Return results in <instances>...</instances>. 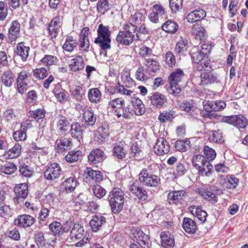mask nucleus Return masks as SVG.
Here are the masks:
<instances>
[{
    "instance_id": "nucleus-1",
    "label": "nucleus",
    "mask_w": 248,
    "mask_h": 248,
    "mask_svg": "<svg viewBox=\"0 0 248 248\" xmlns=\"http://www.w3.org/2000/svg\"><path fill=\"white\" fill-rule=\"evenodd\" d=\"M124 31H120L117 35L116 41L123 45L129 46L134 40H139L140 38L139 35L136 34L135 36L134 33L137 29L135 25L131 23L126 24L124 26Z\"/></svg>"
},
{
    "instance_id": "nucleus-2",
    "label": "nucleus",
    "mask_w": 248,
    "mask_h": 248,
    "mask_svg": "<svg viewBox=\"0 0 248 248\" xmlns=\"http://www.w3.org/2000/svg\"><path fill=\"white\" fill-rule=\"evenodd\" d=\"M97 32V37L94 40V43L98 45L103 50L110 49L111 48V31L108 27L100 24L99 25Z\"/></svg>"
},
{
    "instance_id": "nucleus-3",
    "label": "nucleus",
    "mask_w": 248,
    "mask_h": 248,
    "mask_svg": "<svg viewBox=\"0 0 248 248\" xmlns=\"http://www.w3.org/2000/svg\"><path fill=\"white\" fill-rule=\"evenodd\" d=\"M124 194L119 188H113L108 195V201L112 211L118 213L123 208L124 201Z\"/></svg>"
},
{
    "instance_id": "nucleus-4",
    "label": "nucleus",
    "mask_w": 248,
    "mask_h": 248,
    "mask_svg": "<svg viewBox=\"0 0 248 248\" xmlns=\"http://www.w3.org/2000/svg\"><path fill=\"white\" fill-rule=\"evenodd\" d=\"M184 76L183 71L181 69H177L173 72L169 77V80L170 86V93L174 96H178L181 93L182 89L179 83Z\"/></svg>"
},
{
    "instance_id": "nucleus-5",
    "label": "nucleus",
    "mask_w": 248,
    "mask_h": 248,
    "mask_svg": "<svg viewBox=\"0 0 248 248\" xmlns=\"http://www.w3.org/2000/svg\"><path fill=\"white\" fill-rule=\"evenodd\" d=\"M140 182L143 185L150 187H155L160 183L159 177L150 173L147 170L142 169L139 173Z\"/></svg>"
},
{
    "instance_id": "nucleus-6",
    "label": "nucleus",
    "mask_w": 248,
    "mask_h": 248,
    "mask_svg": "<svg viewBox=\"0 0 248 248\" xmlns=\"http://www.w3.org/2000/svg\"><path fill=\"white\" fill-rule=\"evenodd\" d=\"M53 201V194H49L44 199L41 205V209L39 213V221H44L48 217Z\"/></svg>"
},
{
    "instance_id": "nucleus-7",
    "label": "nucleus",
    "mask_w": 248,
    "mask_h": 248,
    "mask_svg": "<svg viewBox=\"0 0 248 248\" xmlns=\"http://www.w3.org/2000/svg\"><path fill=\"white\" fill-rule=\"evenodd\" d=\"M222 122L239 128H245L248 123L246 118L241 115L224 116L222 118Z\"/></svg>"
},
{
    "instance_id": "nucleus-8",
    "label": "nucleus",
    "mask_w": 248,
    "mask_h": 248,
    "mask_svg": "<svg viewBox=\"0 0 248 248\" xmlns=\"http://www.w3.org/2000/svg\"><path fill=\"white\" fill-rule=\"evenodd\" d=\"M205 56L204 51L199 50L196 47L192 48L191 58L193 62L197 64V69L199 71H202L208 67V63L202 62Z\"/></svg>"
},
{
    "instance_id": "nucleus-9",
    "label": "nucleus",
    "mask_w": 248,
    "mask_h": 248,
    "mask_svg": "<svg viewBox=\"0 0 248 248\" xmlns=\"http://www.w3.org/2000/svg\"><path fill=\"white\" fill-rule=\"evenodd\" d=\"M132 234L134 241L142 248H150L151 242L148 236L140 230H133Z\"/></svg>"
},
{
    "instance_id": "nucleus-10",
    "label": "nucleus",
    "mask_w": 248,
    "mask_h": 248,
    "mask_svg": "<svg viewBox=\"0 0 248 248\" xmlns=\"http://www.w3.org/2000/svg\"><path fill=\"white\" fill-rule=\"evenodd\" d=\"M62 172L60 165L53 163L50 164L45 170L44 176L47 180L54 181L60 177Z\"/></svg>"
},
{
    "instance_id": "nucleus-11",
    "label": "nucleus",
    "mask_w": 248,
    "mask_h": 248,
    "mask_svg": "<svg viewBox=\"0 0 248 248\" xmlns=\"http://www.w3.org/2000/svg\"><path fill=\"white\" fill-rule=\"evenodd\" d=\"M28 186L25 183L19 184L14 188L16 194L14 198L15 203H19L25 199L28 194Z\"/></svg>"
},
{
    "instance_id": "nucleus-12",
    "label": "nucleus",
    "mask_w": 248,
    "mask_h": 248,
    "mask_svg": "<svg viewBox=\"0 0 248 248\" xmlns=\"http://www.w3.org/2000/svg\"><path fill=\"white\" fill-rule=\"evenodd\" d=\"M170 146L169 142L164 138H159L154 147V152L158 155H162L169 152Z\"/></svg>"
},
{
    "instance_id": "nucleus-13",
    "label": "nucleus",
    "mask_w": 248,
    "mask_h": 248,
    "mask_svg": "<svg viewBox=\"0 0 248 248\" xmlns=\"http://www.w3.org/2000/svg\"><path fill=\"white\" fill-rule=\"evenodd\" d=\"M151 104L157 108L165 107L167 99L165 95L159 92H155L150 97Z\"/></svg>"
},
{
    "instance_id": "nucleus-14",
    "label": "nucleus",
    "mask_w": 248,
    "mask_h": 248,
    "mask_svg": "<svg viewBox=\"0 0 248 248\" xmlns=\"http://www.w3.org/2000/svg\"><path fill=\"white\" fill-rule=\"evenodd\" d=\"M130 192L139 199L141 201H145L148 198V193L144 188L140 186L138 183L130 184L129 186Z\"/></svg>"
},
{
    "instance_id": "nucleus-15",
    "label": "nucleus",
    "mask_w": 248,
    "mask_h": 248,
    "mask_svg": "<svg viewBox=\"0 0 248 248\" xmlns=\"http://www.w3.org/2000/svg\"><path fill=\"white\" fill-rule=\"evenodd\" d=\"M35 221L33 217L28 215H22L19 216L15 219V224L17 227L26 228L31 226Z\"/></svg>"
},
{
    "instance_id": "nucleus-16",
    "label": "nucleus",
    "mask_w": 248,
    "mask_h": 248,
    "mask_svg": "<svg viewBox=\"0 0 248 248\" xmlns=\"http://www.w3.org/2000/svg\"><path fill=\"white\" fill-rule=\"evenodd\" d=\"M62 26V19L60 16L54 17L48 25V31L52 38H56L60 32Z\"/></svg>"
},
{
    "instance_id": "nucleus-17",
    "label": "nucleus",
    "mask_w": 248,
    "mask_h": 248,
    "mask_svg": "<svg viewBox=\"0 0 248 248\" xmlns=\"http://www.w3.org/2000/svg\"><path fill=\"white\" fill-rule=\"evenodd\" d=\"M165 15V10L160 4H155L153 6L152 12L149 15L150 20L156 23L159 21V17Z\"/></svg>"
},
{
    "instance_id": "nucleus-18",
    "label": "nucleus",
    "mask_w": 248,
    "mask_h": 248,
    "mask_svg": "<svg viewBox=\"0 0 248 248\" xmlns=\"http://www.w3.org/2000/svg\"><path fill=\"white\" fill-rule=\"evenodd\" d=\"M69 66L70 70L74 72L83 69L85 66V62L82 56L78 55L75 58L70 60Z\"/></svg>"
},
{
    "instance_id": "nucleus-19",
    "label": "nucleus",
    "mask_w": 248,
    "mask_h": 248,
    "mask_svg": "<svg viewBox=\"0 0 248 248\" xmlns=\"http://www.w3.org/2000/svg\"><path fill=\"white\" fill-rule=\"evenodd\" d=\"M106 223V218L101 214L93 216L90 221V225L93 232H97Z\"/></svg>"
},
{
    "instance_id": "nucleus-20",
    "label": "nucleus",
    "mask_w": 248,
    "mask_h": 248,
    "mask_svg": "<svg viewBox=\"0 0 248 248\" xmlns=\"http://www.w3.org/2000/svg\"><path fill=\"white\" fill-rule=\"evenodd\" d=\"M206 16L203 9H197L190 12L186 16V20L189 23H194L204 18Z\"/></svg>"
},
{
    "instance_id": "nucleus-21",
    "label": "nucleus",
    "mask_w": 248,
    "mask_h": 248,
    "mask_svg": "<svg viewBox=\"0 0 248 248\" xmlns=\"http://www.w3.org/2000/svg\"><path fill=\"white\" fill-rule=\"evenodd\" d=\"M71 136L77 139L79 142L83 139V130L80 124L78 122H74L71 125L70 130Z\"/></svg>"
},
{
    "instance_id": "nucleus-22",
    "label": "nucleus",
    "mask_w": 248,
    "mask_h": 248,
    "mask_svg": "<svg viewBox=\"0 0 248 248\" xmlns=\"http://www.w3.org/2000/svg\"><path fill=\"white\" fill-rule=\"evenodd\" d=\"M83 227L79 224H75L71 231L70 238L73 241H76L84 237ZM86 234L85 236L86 235Z\"/></svg>"
},
{
    "instance_id": "nucleus-23",
    "label": "nucleus",
    "mask_w": 248,
    "mask_h": 248,
    "mask_svg": "<svg viewBox=\"0 0 248 248\" xmlns=\"http://www.w3.org/2000/svg\"><path fill=\"white\" fill-rule=\"evenodd\" d=\"M160 238L161 245L164 248H173L174 246L173 236L169 232H162Z\"/></svg>"
},
{
    "instance_id": "nucleus-24",
    "label": "nucleus",
    "mask_w": 248,
    "mask_h": 248,
    "mask_svg": "<svg viewBox=\"0 0 248 248\" xmlns=\"http://www.w3.org/2000/svg\"><path fill=\"white\" fill-rule=\"evenodd\" d=\"M104 152L99 149L92 151L88 155V160L91 164H95L102 162L104 159Z\"/></svg>"
},
{
    "instance_id": "nucleus-25",
    "label": "nucleus",
    "mask_w": 248,
    "mask_h": 248,
    "mask_svg": "<svg viewBox=\"0 0 248 248\" xmlns=\"http://www.w3.org/2000/svg\"><path fill=\"white\" fill-rule=\"evenodd\" d=\"M186 195L184 190L174 191L170 192L168 195V199L170 203L176 204L183 200Z\"/></svg>"
},
{
    "instance_id": "nucleus-26",
    "label": "nucleus",
    "mask_w": 248,
    "mask_h": 248,
    "mask_svg": "<svg viewBox=\"0 0 248 248\" xmlns=\"http://www.w3.org/2000/svg\"><path fill=\"white\" fill-rule=\"evenodd\" d=\"M109 126L105 124H102L96 130L95 137L98 142H103L106 137L109 135Z\"/></svg>"
},
{
    "instance_id": "nucleus-27",
    "label": "nucleus",
    "mask_w": 248,
    "mask_h": 248,
    "mask_svg": "<svg viewBox=\"0 0 248 248\" xmlns=\"http://www.w3.org/2000/svg\"><path fill=\"white\" fill-rule=\"evenodd\" d=\"M217 78L211 72H203L201 75V84L206 85L214 82H217Z\"/></svg>"
},
{
    "instance_id": "nucleus-28",
    "label": "nucleus",
    "mask_w": 248,
    "mask_h": 248,
    "mask_svg": "<svg viewBox=\"0 0 248 248\" xmlns=\"http://www.w3.org/2000/svg\"><path fill=\"white\" fill-rule=\"evenodd\" d=\"M239 179L234 176L228 175L225 179L222 180L221 185L227 189H234L238 185Z\"/></svg>"
},
{
    "instance_id": "nucleus-29",
    "label": "nucleus",
    "mask_w": 248,
    "mask_h": 248,
    "mask_svg": "<svg viewBox=\"0 0 248 248\" xmlns=\"http://www.w3.org/2000/svg\"><path fill=\"white\" fill-rule=\"evenodd\" d=\"M20 26L17 20L13 21L9 29V38L12 41L16 40L19 36Z\"/></svg>"
},
{
    "instance_id": "nucleus-30",
    "label": "nucleus",
    "mask_w": 248,
    "mask_h": 248,
    "mask_svg": "<svg viewBox=\"0 0 248 248\" xmlns=\"http://www.w3.org/2000/svg\"><path fill=\"white\" fill-rule=\"evenodd\" d=\"M188 210L202 222L204 223L205 222L207 214L205 211L202 210L199 207L195 206L189 207Z\"/></svg>"
},
{
    "instance_id": "nucleus-31",
    "label": "nucleus",
    "mask_w": 248,
    "mask_h": 248,
    "mask_svg": "<svg viewBox=\"0 0 248 248\" xmlns=\"http://www.w3.org/2000/svg\"><path fill=\"white\" fill-rule=\"evenodd\" d=\"M15 76L10 70H8L2 74L0 81L2 84L7 87H10L13 85Z\"/></svg>"
},
{
    "instance_id": "nucleus-32",
    "label": "nucleus",
    "mask_w": 248,
    "mask_h": 248,
    "mask_svg": "<svg viewBox=\"0 0 248 248\" xmlns=\"http://www.w3.org/2000/svg\"><path fill=\"white\" fill-rule=\"evenodd\" d=\"M77 186V181L73 177H70L66 179L62 185L63 192L70 193L73 191Z\"/></svg>"
},
{
    "instance_id": "nucleus-33",
    "label": "nucleus",
    "mask_w": 248,
    "mask_h": 248,
    "mask_svg": "<svg viewBox=\"0 0 248 248\" xmlns=\"http://www.w3.org/2000/svg\"><path fill=\"white\" fill-rule=\"evenodd\" d=\"M87 243L91 245L90 248H104L100 245L95 243L94 242V238L92 237L89 234L86 235L82 239L77 242L75 246L76 247H82Z\"/></svg>"
},
{
    "instance_id": "nucleus-34",
    "label": "nucleus",
    "mask_w": 248,
    "mask_h": 248,
    "mask_svg": "<svg viewBox=\"0 0 248 248\" xmlns=\"http://www.w3.org/2000/svg\"><path fill=\"white\" fill-rule=\"evenodd\" d=\"M30 49L29 46H25L23 42H20L17 45L16 54L25 62L28 58Z\"/></svg>"
},
{
    "instance_id": "nucleus-35",
    "label": "nucleus",
    "mask_w": 248,
    "mask_h": 248,
    "mask_svg": "<svg viewBox=\"0 0 248 248\" xmlns=\"http://www.w3.org/2000/svg\"><path fill=\"white\" fill-rule=\"evenodd\" d=\"M121 79L123 85L126 87L129 88L134 85V80L130 77V70L127 68L121 72Z\"/></svg>"
},
{
    "instance_id": "nucleus-36",
    "label": "nucleus",
    "mask_w": 248,
    "mask_h": 248,
    "mask_svg": "<svg viewBox=\"0 0 248 248\" xmlns=\"http://www.w3.org/2000/svg\"><path fill=\"white\" fill-rule=\"evenodd\" d=\"M85 173L90 179L95 182H98L103 179L102 172L99 170H94L91 168H87L85 170Z\"/></svg>"
},
{
    "instance_id": "nucleus-37",
    "label": "nucleus",
    "mask_w": 248,
    "mask_h": 248,
    "mask_svg": "<svg viewBox=\"0 0 248 248\" xmlns=\"http://www.w3.org/2000/svg\"><path fill=\"white\" fill-rule=\"evenodd\" d=\"M77 41L72 36H67L62 46L63 49L69 52H72L77 46Z\"/></svg>"
},
{
    "instance_id": "nucleus-38",
    "label": "nucleus",
    "mask_w": 248,
    "mask_h": 248,
    "mask_svg": "<svg viewBox=\"0 0 248 248\" xmlns=\"http://www.w3.org/2000/svg\"><path fill=\"white\" fill-rule=\"evenodd\" d=\"M183 227L184 230L189 233H194L196 230V223L189 218H184Z\"/></svg>"
},
{
    "instance_id": "nucleus-39",
    "label": "nucleus",
    "mask_w": 248,
    "mask_h": 248,
    "mask_svg": "<svg viewBox=\"0 0 248 248\" xmlns=\"http://www.w3.org/2000/svg\"><path fill=\"white\" fill-rule=\"evenodd\" d=\"M88 98L92 103H98L101 99V93L97 88H92L88 91Z\"/></svg>"
},
{
    "instance_id": "nucleus-40",
    "label": "nucleus",
    "mask_w": 248,
    "mask_h": 248,
    "mask_svg": "<svg viewBox=\"0 0 248 248\" xmlns=\"http://www.w3.org/2000/svg\"><path fill=\"white\" fill-rule=\"evenodd\" d=\"M83 119L87 125L93 126L96 122V118L93 112L90 110H86L83 113Z\"/></svg>"
},
{
    "instance_id": "nucleus-41",
    "label": "nucleus",
    "mask_w": 248,
    "mask_h": 248,
    "mask_svg": "<svg viewBox=\"0 0 248 248\" xmlns=\"http://www.w3.org/2000/svg\"><path fill=\"white\" fill-rule=\"evenodd\" d=\"M192 32L196 39L202 40L205 37V30L199 24H195L193 26Z\"/></svg>"
},
{
    "instance_id": "nucleus-42",
    "label": "nucleus",
    "mask_w": 248,
    "mask_h": 248,
    "mask_svg": "<svg viewBox=\"0 0 248 248\" xmlns=\"http://www.w3.org/2000/svg\"><path fill=\"white\" fill-rule=\"evenodd\" d=\"M175 114V112L171 110H164L158 115V119L162 123H166L173 119Z\"/></svg>"
},
{
    "instance_id": "nucleus-43",
    "label": "nucleus",
    "mask_w": 248,
    "mask_h": 248,
    "mask_svg": "<svg viewBox=\"0 0 248 248\" xmlns=\"http://www.w3.org/2000/svg\"><path fill=\"white\" fill-rule=\"evenodd\" d=\"M162 28L166 32L174 33L177 31L178 25L173 21L170 20L163 24Z\"/></svg>"
},
{
    "instance_id": "nucleus-44",
    "label": "nucleus",
    "mask_w": 248,
    "mask_h": 248,
    "mask_svg": "<svg viewBox=\"0 0 248 248\" xmlns=\"http://www.w3.org/2000/svg\"><path fill=\"white\" fill-rule=\"evenodd\" d=\"M145 65L147 69L152 73L156 72L159 69L158 62L153 59H148L145 60Z\"/></svg>"
},
{
    "instance_id": "nucleus-45",
    "label": "nucleus",
    "mask_w": 248,
    "mask_h": 248,
    "mask_svg": "<svg viewBox=\"0 0 248 248\" xmlns=\"http://www.w3.org/2000/svg\"><path fill=\"white\" fill-rule=\"evenodd\" d=\"M207 162L208 161L205 159L204 156L201 155H195L192 158V165L196 170L200 169L202 166H204L205 162Z\"/></svg>"
},
{
    "instance_id": "nucleus-46",
    "label": "nucleus",
    "mask_w": 248,
    "mask_h": 248,
    "mask_svg": "<svg viewBox=\"0 0 248 248\" xmlns=\"http://www.w3.org/2000/svg\"><path fill=\"white\" fill-rule=\"evenodd\" d=\"M188 46V40L186 37H181L175 46V51L181 53L186 50Z\"/></svg>"
},
{
    "instance_id": "nucleus-47",
    "label": "nucleus",
    "mask_w": 248,
    "mask_h": 248,
    "mask_svg": "<svg viewBox=\"0 0 248 248\" xmlns=\"http://www.w3.org/2000/svg\"><path fill=\"white\" fill-rule=\"evenodd\" d=\"M16 169V166L15 164L8 162L0 167V171L4 174L9 175L14 173Z\"/></svg>"
},
{
    "instance_id": "nucleus-48",
    "label": "nucleus",
    "mask_w": 248,
    "mask_h": 248,
    "mask_svg": "<svg viewBox=\"0 0 248 248\" xmlns=\"http://www.w3.org/2000/svg\"><path fill=\"white\" fill-rule=\"evenodd\" d=\"M126 152L124 149L123 144L120 143L116 145L113 148V155L118 159H123L125 157Z\"/></svg>"
},
{
    "instance_id": "nucleus-49",
    "label": "nucleus",
    "mask_w": 248,
    "mask_h": 248,
    "mask_svg": "<svg viewBox=\"0 0 248 248\" xmlns=\"http://www.w3.org/2000/svg\"><path fill=\"white\" fill-rule=\"evenodd\" d=\"M213 166L208 161L205 162L204 166L198 169L199 173L203 176H208L211 174L213 170Z\"/></svg>"
},
{
    "instance_id": "nucleus-50",
    "label": "nucleus",
    "mask_w": 248,
    "mask_h": 248,
    "mask_svg": "<svg viewBox=\"0 0 248 248\" xmlns=\"http://www.w3.org/2000/svg\"><path fill=\"white\" fill-rule=\"evenodd\" d=\"M69 122L65 117L60 116L57 118V126L60 131H65Z\"/></svg>"
},
{
    "instance_id": "nucleus-51",
    "label": "nucleus",
    "mask_w": 248,
    "mask_h": 248,
    "mask_svg": "<svg viewBox=\"0 0 248 248\" xmlns=\"http://www.w3.org/2000/svg\"><path fill=\"white\" fill-rule=\"evenodd\" d=\"M29 113L30 117L38 121L45 117L46 112L44 108H40L34 110H31L29 111Z\"/></svg>"
},
{
    "instance_id": "nucleus-52",
    "label": "nucleus",
    "mask_w": 248,
    "mask_h": 248,
    "mask_svg": "<svg viewBox=\"0 0 248 248\" xmlns=\"http://www.w3.org/2000/svg\"><path fill=\"white\" fill-rule=\"evenodd\" d=\"M21 146L19 144H16L7 153L8 158L12 159L18 157L21 153Z\"/></svg>"
},
{
    "instance_id": "nucleus-53",
    "label": "nucleus",
    "mask_w": 248,
    "mask_h": 248,
    "mask_svg": "<svg viewBox=\"0 0 248 248\" xmlns=\"http://www.w3.org/2000/svg\"><path fill=\"white\" fill-rule=\"evenodd\" d=\"M54 94L58 101L60 102L63 103L67 101L68 93L63 89L62 88L56 89L55 91Z\"/></svg>"
},
{
    "instance_id": "nucleus-54",
    "label": "nucleus",
    "mask_w": 248,
    "mask_h": 248,
    "mask_svg": "<svg viewBox=\"0 0 248 248\" xmlns=\"http://www.w3.org/2000/svg\"><path fill=\"white\" fill-rule=\"evenodd\" d=\"M56 143L58 149L62 152L68 149L71 144L70 140L66 138H62L60 140H57Z\"/></svg>"
},
{
    "instance_id": "nucleus-55",
    "label": "nucleus",
    "mask_w": 248,
    "mask_h": 248,
    "mask_svg": "<svg viewBox=\"0 0 248 248\" xmlns=\"http://www.w3.org/2000/svg\"><path fill=\"white\" fill-rule=\"evenodd\" d=\"M199 194L204 199L212 203L216 202L217 201V198L216 195L212 192L201 190L199 191Z\"/></svg>"
},
{
    "instance_id": "nucleus-56",
    "label": "nucleus",
    "mask_w": 248,
    "mask_h": 248,
    "mask_svg": "<svg viewBox=\"0 0 248 248\" xmlns=\"http://www.w3.org/2000/svg\"><path fill=\"white\" fill-rule=\"evenodd\" d=\"M41 62L47 66L55 65L58 62V59L56 56L46 55L42 59Z\"/></svg>"
},
{
    "instance_id": "nucleus-57",
    "label": "nucleus",
    "mask_w": 248,
    "mask_h": 248,
    "mask_svg": "<svg viewBox=\"0 0 248 248\" xmlns=\"http://www.w3.org/2000/svg\"><path fill=\"white\" fill-rule=\"evenodd\" d=\"M175 148L180 152H185L190 148L188 140H178L175 142Z\"/></svg>"
},
{
    "instance_id": "nucleus-58",
    "label": "nucleus",
    "mask_w": 248,
    "mask_h": 248,
    "mask_svg": "<svg viewBox=\"0 0 248 248\" xmlns=\"http://www.w3.org/2000/svg\"><path fill=\"white\" fill-rule=\"evenodd\" d=\"M81 155V152L79 151H71L65 156V160L69 163H73L78 160L79 157Z\"/></svg>"
},
{
    "instance_id": "nucleus-59",
    "label": "nucleus",
    "mask_w": 248,
    "mask_h": 248,
    "mask_svg": "<svg viewBox=\"0 0 248 248\" xmlns=\"http://www.w3.org/2000/svg\"><path fill=\"white\" fill-rule=\"evenodd\" d=\"M49 227V229L55 235L60 234L63 232L62 225L58 221L52 222L50 224Z\"/></svg>"
},
{
    "instance_id": "nucleus-60",
    "label": "nucleus",
    "mask_w": 248,
    "mask_h": 248,
    "mask_svg": "<svg viewBox=\"0 0 248 248\" xmlns=\"http://www.w3.org/2000/svg\"><path fill=\"white\" fill-rule=\"evenodd\" d=\"M11 213L12 211L9 206L2 202H0V216L6 218L8 217H10Z\"/></svg>"
},
{
    "instance_id": "nucleus-61",
    "label": "nucleus",
    "mask_w": 248,
    "mask_h": 248,
    "mask_svg": "<svg viewBox=\"0 0 248 248\" xmlns=\"http://www.w3.org/2000/svg\"><path fill=\"white\" fill-rule=\"evenodd\" d=\"M110 7L108 0H99L97 5V9L99 12L104 13Z\"/></svg>"
},
{
    "instance_id": "nucleus-62",
    "label": "nucleus",
    "mask_w": 248,
    "mask_h": 248,
    "mask_svg": "<svg viewBox=\"0 0 248 248\" xmlns=\"http://www.w3.org/2000/svg\"><path fill=\"white\" fill-rule=\"evenodd\" d=\"M209 139L211 141L218 143H221L223 141L222 134L219 130L213 131Z\"/></svg>"
},
{
    "instance_id": "nucleus-63",
    "label": "nucleus",
    "mask_w": 248,
    "mask_h": 248,
    "mask_svg": "<svg viewBox=\"0 0 248 248\" xmlns=\"http://www.w3.org/2000/svg\"><path fill=\"white\" fill-rule=\"evenodd\" d=\"M145 16L141 11H137L132 16L131 22L135 24H140L144 20Z\"/></svg>"
},
{
    "instance_id": "nucleus-64",
    "label": "nucleus",
    "mask_w": 248,
    "mask_h": 248,
    "mask_svg": "<svg viewBox=\"0 0 248 248\" xmlns=\"http://www.w3.org/2000/svg\"><path fill=\"white\" fill-rule=\"evenodd\" d=\"M204 154L209 161L213 160L216 157V152L212 148L208 146H205L204 148Z\"/></svg>"
}]
</instances>
